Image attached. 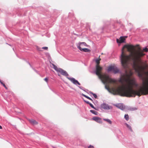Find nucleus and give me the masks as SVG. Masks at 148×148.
<instances>
[{"label": "nucleus", "instance_id": "f257e3e1", "mask_svg": "<svg viewBox=\"0 0 148 148\" xmlns=\"http://www.w3.org/2000/svg\"><path fill=\"white\" fill-rule=\"evenodd\" d=\"M134 46L132 45H125L122 48L120 58L122 65L124 68L127 67L130 62L133 68L141 62V58L145 54L140 50L134 51Z\"/></svg>", "mask_w": 148, "mask_h": 148}, {"label": "nucleus", "instance_id": "f03ea898", "mask_svg": "<svg viewBox=\"0 0 148 148\" xmlns=\"http://www.w3.org/2000/svg\"><path fill=\"white\" fill-rule=\"evenodd\" d=\"M127 77L124 78V81L126 82L125 84L118 87L117 88L112 87L110 88L108 86H105V88L110 92L113 95H120L121 96L128 97H132L131 88L135 85V82L134 79H131L130 77L126 75Z\"/></svg>", "mask_w": 148, "mask_h": 148}, {"label": "nucleus", "instance_id": "7ed1b4c3", "mask_svg": "<svg viewBox=\"0 0 148 148\" xmlns=\"http://www.w3.org/2000/svg\"><path fill=\"white\" fill-rule=\"evenodd\" d=\"M146 77L145 80L143 81V87L138 89L134 90L131 88L132 97H135L136 95L140 96L148 94V72L145 73Z\"/></svg>", "mask_w": 148, "mask_h": 148}, {"label": "nucleus", "instance_id": "20e7f679", "mask_svg": "<svg viewBox=\"0 0 148 148\" xmlns=\"http://www.w3.org/2000/svg\"><path fill=\"white\" fill-rule=\"evenodd\" d=\"M102 70V67L100 66L99 65H96V74L98 76L99 78L101 79L103 84L111 83L116 84V81L110 77L108 75L106 74H101V71Z\"/></svg>", "mask_w": 148, "mask_h": 148}, {"label": "nucleus", "instance_id": "39448f33", "mask_svg": "<svg viewBox=\"0 0 148 148\" xmlns=\"http://www.w3.org/2000/svg\"><path fill=\"white\" fill-rule=\"evenodd\" d=\"M143 63L142 60H141V62L137 64V66H134L133 68L137 74L138 76L141 78L143 81L145 80L146 75L145 73L148 72V71H145V67L144 66H141Z\"/></svg>", "mask_w": 148, "mask_h": 148}, {"label": "nucleus", "instance_id": "423d86ee", "mask_svg": "<svg viewBox=\"0 0 148 148\" xmlns=\"http://www.w3.org/2000/svg\"><path fill=\"white\" fill-rule=\"evenodd\" d=\"M51 65L52 66L53 68L57 71L60 73L62 75L66 77L68 76L69 74L66 71L61 69L58 68L57 66L53 64H52Z\"/></svg>", "mask_w": 148, "mask_h": 148}, {"label": "nucleus", "instance_id": "0eeeda50", "mask_svg": "<svg viewBox=\"0 0 148 148\" xmlns=\"http://www.w3.org/2000/svg\"><path fill=\"white\" fill-rule=\"evenodd\" d=\"M68 76L66 77L67 78L73 82L74 84H77L79 85H80V84L77 80H75L73 78H69L68 77Z\"/></svg>", "mask_w": 148, "mask_h": 148}, {"label": "nucleus", "instance_id": "6e6552de", "mask_svg": "<svg viewBox=\"0 0 148 148\" xmlns=\"http://www.w3.org/2000/svg\"><path fill=\"white\" fill-rule=\"evenodd\" d=\"M87 46L86 43L85 42H80L77 45V47L78 48L79 50L82 49L84 47L86 46Z\"/></svg>", "mask_w": 148, "mask_h": 148}, {"label": "nucleus", "instance_id": "1a4fd4ad", "mask_svg": "<svg viewBox=\"0 0 148 148\" xmlns=\"http://www.w3.org/2000/svg\"><path fill=\"white\" fill-rule=\"evenodd\" d=\"M114 106L122 110H123L125 109V106L122 103H120L116 104H115L114 105Z\"/></svg>", "mask_w": 148, "mask_h": 148}, {"label": "nucleus", "instance_id": "9d476101", "mask_svg": "<svg viewBox=\"0 0 148 148\" xmlns=\"http://www.w3.org/2000/svg\"><path fill=\"white\" fill-rule=\"evenodd\" d=\"M93 119L96 122L100 124L102 123L101 118L98 117H94L93 118Z\"/></svg>", "mask_w": 148, "mask_h": 148}, {"label": "nucleus", "instance_id": "9b49d317", "mask_svg": "<svg viewBox=\"0 0 148 148\" xmlns=\"http://www.w3.org/2000/svg\"><path fill=\"white\" fill-rule=\"evenodd\" d=\"M125 40L124 36H121L119 39H116V42L118 43H121L124 42Z\"/></svg>", "mask_w": 148, "mask_h": 148}, {"label": "nucleus", "instance_id": "f8f14e48", "mask_svg": "<svg viewBox=\"0 0 148 148\" xmlns=\"http://www.w3.org/2000/svg\"><path fill=\"white\" fill-rule=\"evenodd\" d=\"M101 107L102 108L108 110L110 109V107L108 105L105 103L102 104Z\"/></svg>", "mask_w": 148, "mask_h": 148}, {"label": "nucleus", "instance_id": "ddd939ff", "mask_svg": "<svg viewBox=\"0 0 148 148\" xmlns=\"http://www.w3.org/2000/svg\"><path fill=\"white\" fill-rule=\"evenodd\" d=\"M28 121L31 124L33 125H37L38 124V123L37 121L33 119H29Z\"/></svg>", "mask_w": 148, "mask_h": 148}, {"label": "nucleus", "instance_id": "4468645a", "mask_svg": "<svg viewBox=\"0 0 148 148\" xmlns=\"http://www.w3.org/2000/svg\"><path fill=\"white\" fill-rule=\"evenodd\" d=\"M112 72L116 74L119 72V70L116 67L114 66Z\"/></svg>", "mask_w": 148, "mask_h": 148}, {"label": "nucleus", "instance_id": "2eb2a0df", "mask_svg": "<svg viewBox=\"0 0 148 148\" xmlns=\"http://www.w3.org/2000/svg\"><path fill=\"white\" fill-rule=\"evenodd\" d=\"M80 50L81 51H83L86 52H90V50L87 48H82Z\"/></svg>", "mask_w": 148, "mask_h": 148}, {"label": "nucleus", "instance_id": "dca6fc26", "mask_svg": "<svg viewBox=\"0 0 148 148\" xmlns=\"http://www.w3.org/2000/svg\"><path fill=\"white\" fill-rule=\"evenodd\" d=\"M114 66H109L108 69V71L109 72L111 71H113V69H114Z\"/></svg>", "mask_w": 148, "mask_h": 148}, {"label": "nucleus", "instance_id": "f3484780", "mask_svg": "<svg viewBox=\"0 0 148 148\" xmlns=\"http://www.w3.org/2000/svg\"><path fill=\"white\" fill-rule=\"evenodd\" d=\"M103 120L104 121H106L110 124H111L112 123V122L109 119H103Z\"/></svg>", "mask_w": 148, "mask_h": 148}, {"label": "nucleus", "instance_id": "a211bd4d", "mask_svg": "<svg viewBox=\"0 0 148 148\" xmlns=\"http://www.w3.org/2000/svg\"><path fill=\"white\" fill-rule=\"evenodd\" d=\"M138 50H140V51H143H143L147 52L148 51V49L147 48H144L143 49V50L142 51V50H140V48H139L138 49Z\"/></svg>", "mask_w": 148, "mask_h": 148}, {"label": "nucleus", "instance_id": "6ab92c4d", "mask_svg": "<svg viewBox=\"0 0 148 148\" xmlns=\"http://www.w3.org/2000/svg\"><path fill=\"white\" fill-rule=\"evenodd\" d=\"M125 125L126 126V127L128 128L131 131H132V129L131 128V127L129 125H128V124H127V123H126L125 124Z\"/></svg>", "mask_w": 148, "mask_h": 148}, {"label": "nucleus", "instance_id": "aec40b11", "mask_svg": "<svg viewBox=\"0 0 148 148\" xmlns=\"http://www.w3.org/2000/svg\"><path fill=\"white\" fill-rule=\"evenodd\" d=\"M124 117L125 119L127 121L129 119V117L128 114H125V115Z\"/></svg>", "mask_w": 148, "mask_h": 148}, {"label": "nucleus", "instance_id": "412c9836", "mask_svg": "<svg viewBox=\"0 0 148 148\" xmlns=\"http://www.w3.org/2000/svg\"><path fill=\"white\" fill-rule=\"evenodd\" d=\"M101 60V59H97L96 60V62L97 64L96 65H99V64L100 63V61Z\"/></svg>", "mask_w": 148, "mask_h": 148}, {"label": "nucleus", "instance_id": "4be33fe9", "mask_svg": "<svg viewBox=\"0 0 148 148\" xmlns=\"http://www.w3.org/2000/svg\"><path fill=\"white\" fill-rule=\"evenodd\" d=\"M83 96H84V97H85L86 98H87L88 99L90 100H91L92 101V99H91L90 97L86 96V95H84V94H83Z\"/></svg>", "mask_w": 148, "mask_h": 148}, {"label": "nucleus", "instance_id": "5701e85b", "mask_svg": "<svg viewBox=\"0 0 148 148\" xmlns=\"http://www.w3.org/2000/svg\"><path fill=\"white\" fill-rule=\"evenodd\" d=\"M90 93L92 94V95L93 96L95 97V98L96 99L97 98V95L96 94L93 93L92 92H91Z\"/></svg>", "mask_w": 148, "mask_h": 148}, {"label": "nucleus", "instance_id": "b1692460", "mask_svg": "<svg viewBox=\"0 0 148 148\" xmlns=\"http://www.w3.org/2000/svg\"><path fill=\"white\" fill-rule=\"evenodd\" d=\"M1 84L6 89H8V88L7 87H6V86L5 85V84L3 82H2L1 83Z\"/></svg>", "mask_w": 148, "mask_h": 148}, {"label": "nucleus", "instance_id": "393cba45", "mask_svg": "<svg viewBox=\"0 0 148 148\" xmlns=\"http://www.w3.org/2000/svg\"><path fill=\"white\" fill-rule=\"evenodd\" d=\"M90 112H91L92 113L95 114H97L96 113H97V112L93 110H90Z\"/></svg>", "mask_w": 148, "mask_h": 148}, {"label": "nucleus", "instance_id": "a878e982", "mask_svg": "<svg viewBox=\"0 0 148 148\" xmlns=\"http://www.w3.org/2000/svg\"><path fill=\"white\" fill-rule=\"evenodd\" d=\"M89 105L92 108L95 109V107H94V106L92 105V104L91 103H89Z\"/></svg>", "mask_w": 148, "mask_h": 148}, {"label": "nucleus", "instance_id": "bb28decb", "mask_svg": "<svg viewBox=\"0 0 148 148\" xmlns=\"http://www.w3.org/2000/svg\"><path fill=\"white\" fill-rule=\"evenodd\" d=\"M44 80L47 83L48 82V78H46L44 79Z\"/></svg>", "mask_w": 148, "mask_h": 148}, {"label": "nucleus", "instance_id": "cd10ccee", "mask_svg": "<svg viewBox=\"0 0 148 148\" xmlns=\"http://www.w3.org/2000/svg\"><path fill=\"white\" fill-rule=\"evenodd\" d=\"M42 49H44L47 50L48 49V48L47 47H42Z\"/></svg>", "mask_w": 148, "mask_h": 148}, {"label": "nucleus", "instance_id": "c85d7f7f", "mask_svg": "<svg viewBox=\"0 0 148 148\" xmlns=\"http://www.w3.org/2000/svg\"><path fill=\"white\" fill-rule=\"evenodd\" d=\"M88 148H94V147L92 145H90L88 147Z\"/></svg>", "mask_w": 148, "mask_h": 148}, {"label": "nucleus", "instance_id": "c756f323", "mask_svg": "<svg viewBox=\"0 0 148 148\" xmlns=\"http://www.w3.org/2000/svg\"><path fill=\"white\" fill-rule=\"evenodd\" d=\"M85 101L86 103H87L88 104H89V103H89V102H88V101Z\"/></svg>", "mask_w": 148, "mask_h": 148}, {"label": "nucleus", "instance_id": "7c9ffc66", "mask_svg": "<svg viewBox=\"0 0 148 148\" xmlns=\"http://www.w3.org/2000/svg\"><path fill=\"white\" fill-rule=\"evenodd\" d=\"M119 82H121L122 83H123V82H122V80L121 79H120V80H119Z\"/></svg>", "mask_w": 148, "mask_h": 148}, {"label": "nucleus", "instance_id": "2f4dec72", "mask_svg": "<svg viewBox=\"0 0 148 148\" xmlns=\"http://www.w3.org/2000/svg\"><path fill=\"white\" fill-rule=\"evenodd\" d=\"M37 49L39 51H40V50L39 48L38 47H37Z\"/></svg>", "mask_w": 148, "mask_h": 148}, {"label": "nucleus", "instance_id": "473e14b6", "mask_svg": "<svg viewBox=\"0 0 148 148\" xmlns=\"http://www.w3.org/2000/svg\"><path fill=\"white\" fill-rule=\"evenodd\" d=\"M2 129V127L0 125V129Z\"/></svg>", "mask_w": 148, "mask_h": 148}, {"label": "nucleus", "instance_id": "72a5a7b5", "mask_svg": "<svg viewBox=\"0 0 148 148\" xmlns=\"http://www.w3.org/2000/svg\"><path fill=\"white\" fill-rule=\"evenodd\" d=\"M3 82L0 79V82L1 83V84Z\"/></svg>", "mask_w": 148, "mask_h": 148}, {"label": "nucleus", "instance_id": "f704fd0d", "mask_svg": "<svg viewBox=\"0 0 148 148\" xmlns=\"http://www.w3.org/2000/svg\"><path fill=\"white\" fill-rule=\"evenodd\" d=\"M124 38H126L127 37V36H124Z\"/></svg>", "mask_w": 148, "mask_h": 148}, {"label": "nucleus", "instance_id": "c9c22d12", "mask_svg": "<svg viewBox=\"0 0 148 148\" xmlns=\"http://www.w3.org/2000/svg\"><path fill=\"white\" fill-rule=\"evenodd\" d=\"M58 75L59 76H60V75L59 74H58Z\"/></svg>", "mask_w": 148, "mask_h": 148}]
</instances>
